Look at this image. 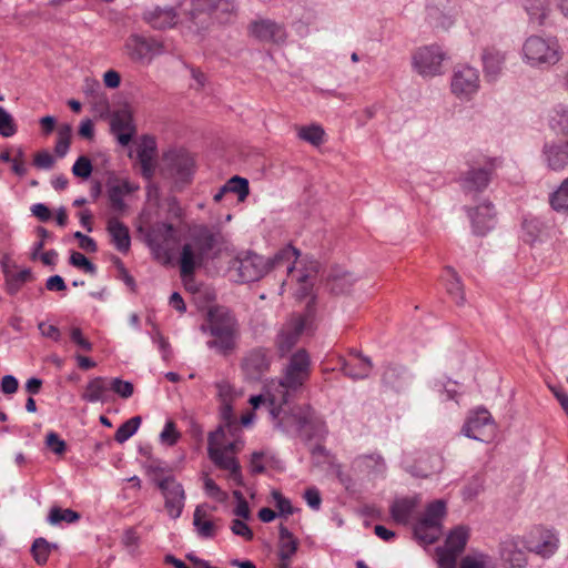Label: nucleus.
I'll return each instance as SVG.
<instances>
[{"label": "nucleus", "instance_id": "f257e3e1", "mask_svg": "<svg viewBox=\"0 0 568 568\" xmlns=\"http://www.w3.org/2000/svg\"><path fill=\"white\" fill-rule=\"evenodd\" d=\"M300 252L292 245L281 248L273 258L265 260L263 256L246 252L236 256L231 263V270L237 272V282L250 283L262 278L270 270L280 266L285 267L287 273L293 272Z\"/></svg>", "mask_w": 568, "mask_h": 568}, {"label": "nucleus", "instance_id": "f03ea898", "mask_svg": "<svg viewBox=\"0 0 568 568\" xmlns=\"http://www.w3.org/2000/svg\"><path fill=\"white\" fill-rule=\"evenodd\" d=\"M220 233L207 225H195L190 230L187 241L180 254V273L183 278L192 276L197 267L214 258L213 253L219 242Z\"/></svg>", "mask_w": 568, "mask_h": 568}, {"label": "nucleus", "instance_id": "7ed1b4c3", "mask_svg": "<svg viewBox=\"0 0 568 568\" xmlns=\"http://www.w3.org/2000/svg\"><path fill=\"white\" fill-rule=\"evenodd\" d=\"M312 361L305 348H300L290 355L287 363L283 366L277 381H272L277 393L272 395L271 400L291 402L301 393L311 377Z\"/></svg>", "mask_w": 568, "mask_h": 568}, {"label": "nucleus", "instance_id": "20e7f679", "mask_svg": "<svg viewBox=\"0 0 568 568\" xmlns=\"http://www.w3.org/2000/svg\"><path fill=\"white\" fill-rule=\"evenodd\" d=\"M202 332L210 333L213 339L206 342L211 349L227 355L236 346L239 323L233 312L225 306H214L207 312V325L201 326Z\"/></svg>", "mask_w": 568, "mask_h": 568}, {"label": "nucleus", "instance_id": "39448f33", "mask_svg": "<svg viewBox=\"0 0 568 568\" xmlns=\"http://www.w3.org/2000/svg\"><path fill=\"white\" fill-rule=\"evenodd\" d=\"M523 53L526 62L532 67L552 65L560 60L557 40L538 36H531L525 41Z\"/></svg>", "mask_w": 568, "mask_h": 568}, {"label": "nucleus", "instance_id": "423d86ee", "mask_svg": "<svg viewBox=\"0 0 568 568\" xmlns=\"http://www.w3.org/2000/svg\"><path fill=\"white\" fill-rule=\"evenodd\" d=\"M290 402L270 399V416L274 426L285 434H298L303 429L306 406L290 407Z\"/></svg>", "mask_w": 568, "mask_h": 568}, {"label": "nucleus", "instance_id": "0eeeda50", "mask_svg": "<svg viewBox=\"0 0 568 568\" xmlns=\"http://www.w3.org/2000/svg\"><path fill=\"white\" fill-rule=\"evenodd\" d=\"M446 514V504L436 499L427 505L424 515L414 527L415 536L425 544H434L440 535L442 519Z\"/></svg>", "mask_w": 568, "mask_h": 568}, {"label": "nucleus", "instance_id": "6e6552de", "mask_svg": "<svg viewBox=\"0 0 568 568\" xmlns=\"http://www.w3.org/2000/svg\"><path fill=\"white\" fill-rule=\"evenodd\" d=\"M224 437L225 432L223 426H219L214 432L209 434V457L217 467L229 470L232 480H234L237 485H243V477L239 462L235 457L229 456L225 450L221 448L222 439Z\"/></svg>", "mask_w": 568, "mask_h": 568}, {"label": "nucleus", "instance_id": "1a4fd4ad", "mask_svg": "<svg viewBox=\"0 0 568 568\" xmlns=\"http://www.w3.org/2000/svg\"><path fill=\"white\" fill-rule=\"evenodd\" d=\"M480 87L479 72L468 64H458L454 68L450 89L462 100H470Z\"/></svg>", "mask_w": 568, "mask_h": 568}, {"label": "nucleus", "instance_id": "9d476101", "mask_svg": "<svg viewBox=\"0 0 568 568\" xmlns=\"http://www.w3.org/2000/svg\"><path fill=\"white\" fill-rule=\"evenodd\" d=\"M272 361L271 348L256 346L244 354L241 368L246 379L257 382L270 371Z\"/></svg>", "mask_w": 568, "mask_h": 568}, {"label": "nucleus", "instance_id": "9b49d317", "mask_svg": "<svg viewBox=\"0 0 568 568\" xmlns=\"http://www.w3.org/2000/svg\"><path fill=\"white\" fill-rule=\"evenodd\" d=\"M496 426L490 413L479 408L469 415L462 428V433L471 439L488 443L495 436Z\"/></svg>", "mask_w": 568, "mask_h": 568}, {"label": "nucleus", "instance_id": "f8f14e48", "mask_svg": "<svg viewBox=\"0 0 568 568\" xmlns=\"http://www.w3.org/2000/svg\"><path fill=\"white\" fill-rule=\"evenodd\" d=\"M128 53L134 62L150 63L155 55L164 53V43L156 38L132 34L126 41Z\"/></svg>", "mask_w": 568, "mask_h": 568}, {"label": "nucleus", "instance_id": "ddd939ff", "mask_svg": "<svg viewBox=\"0 0 568 568\" xmlns=\"http://www.w3.org/2000/svg\"><path fill=\"white\" fill-rule=\"evenodd\" d=\"M445 53L438 45H426L419 48L413 54V67L417 73L432 78L442 73V63Z\"/></svg>", "mask_w": 568, "mask_h": 568}, {"label": "nucleus", "instance_id": "4468645a", "mask_svg": "<svg viewBox=\"0 0 568 568\" xmlns=\"http://www.w3.org/2000/svg\"><path fill=\"white\" fill-rule=\"evenodd\" d=\"M154 483L162 491L165 499V508L171 518L176 519L181 516L185 494L182 484H180L173 476H165L164 478H154Z\"/></svg>", "mask_w": 568, "mask_h": 568}, {"label": "nucleus", "instance_id": "2eb2a0df", "mask_svg": "<svg viewBox=\"0 0 568 568\" xmlns=\"http://www.w3.org/2000/svg\"><path fill=\"white\" fill-rule=\"evenodd\" d=\"M542 164L550 171L560 172L568 168V139L545 141L540 152Z\"/></svg>", "mask_w": 568, "mask_h": 568}, {"label": "nucleus", "instance_id": "dca6fc26", "mask_svg": "<svg viewBox=\"0 0 568 568\" xmlns=\"http://www.w3.org/2000/svg\"><path fill=\"white\" fill-rule=\"evenodd\" d=\"M527 541L518 537L507 536L499 544V556L505 568H526Z\"/></svg>", "mask_w": 568, "mask_h": 568}, {"label": "nucleus", "instance_id": "f3484780", "mask_svg": "<svg viewBox=\"0 0 568 568\" xmlns=\"http://www.w3.org/2000/svg\"><path fill=\"white\" fill-rule=\"evenodd\" d=\"M248 31L251 36L263 42L283 43L286 39L284 26L270 19L252 21Z\"/></svg>", "mask_w": 568, "mask_h": 568}, {"label": "nucleus", "instance_id": "a211bd4d", "mask_svg": "<svg viewBox=\"0 0 568 568\" xmlns=\"http://www.w3.org/2000/svg\"><path fill=\"white\" fill-rule=\"evenodd\" d=\"M171 176L180 183H189L194 173V160L185 151H174L165 155Z\"/></svg>", "mask_w": 568, "mask_h": 568}, {"label": "nucleus", "instance_id": "6ab92c4d", "mask_svg": "<svg viewBox=\"0 0 568 568\" xmlns=\"http://www.w3.org/2000/svg\"><path fill=\"white\" fill-rule=\"evenodd\" d=\"M305 329V320L296 317L285 325L277 334L275 345L280 357H285L298 342Z\"/></svg>", "mask_w": 568, "mask_h": 568}, {"label": "nucleus", "instance_id": "aec40b11", "mask_svg": "<svg viewBox=\"0 0 568 568\" xmlns=\"http://www.w3.org/2000/svg\"><path fill=\"white\" fill-rule=\"evenodd\" d=\"M144 22L155 30L171 29L178 24L179 14L173 7H153L144 10Z\"/></svg>", "mask_w": 568, "mask_h": 568}, {"label": "nucleus", "instance_id": "412c9836", "mask_svg": "<svg viewBox=\"0 0 568 568\" xmlns=\"http://www.w3.org/2000/svg\"><path fill=\"white\" fill-rule=\"evenodd\" d=\"M473 231L477 235H485L495 227V211L490 202H484L475 209H467Z\"/></svg>", "mask_w": 568, "mask_h": 568}, {"label": "nucleus", "instance_id": "4be33fe9", "mask_svg": "<svg viewBox=\"0 0 568 568\" xmlns=\"http://www.w3.org/2000/svg\"><path fill=\"white\" fill-rule=\"evenodd\" d=\"M194 11H192V19H195L196 12H207L215 14V18L221 22H226L230 16L235 11L234 0H193Z\"/></svg>", "mask_w": 568, "mask_h": 568}, {"label": "nucleus", "instance_id": "5701e85b", "mask_svg": "<svg viewBox=\"0 0 568 568\" xmlns=\"http://www.w3.org/2000/svg\"><path fill=\"white\" fill-rule=\"evenodd\" d=\"M506 61L505 52L491 47L483 50L481 62L484 77L488 82H495L501 74Z\"/></svg>", "mask_w": 568, "mask_h": 568}, {"label": "nucleus", "instance_id": "b1692460", "mask_svg": "<svg viewBox=\"0 0 568 568\" xmlns=\"http://www.w3.org/2000/svg\"><path fill=\"white\" fill-rule=\"evenodd\" d=\"M111 130L116 135L118 142L125 146L135 134L133 119L128 110L115 112L111 119Z\"/></svg>", "mask_w": 568, "mask_h": 568}, {"label": "nucleus", "instance_id": "393cba45", "mask_svg": "<svg viewBox=\"0 0 568 568\" xmlns=\"http://www.w3.org/2000/svg\"><path fill=\"white\" fill-rule=\"evenodd\" d=\"M491 169L473 168L468 170L462 179L460 185L466 194H476L483 192L489 184Z\"/></svg>", "mask_w": 568, "mask_h": 568}, {"label": "nucleus", "instance_id": "a878e982", "mask_svg": "<svg viewBox=\"0 0 568 568\" xmlns=\"http://www.w3.org/2000/svg\"><path fill=\"white\" fill-rule=\"evenodd\" d=\"M156 151V142L150 135H143L136 146V158L141 165V173L145 179H151L154 173L153 156Z\"/></svg>", "mask_w": 568, "mask_h": 568}, {"label": "nucleus", "instance_id": "bb28decb", "mask_svg": "<svg viewBox=\"0 0 568 568\" xmlns=\"http://www.w3.org/2000/svg\"><path fill=\"white\" fill-rule=\"evenodd\" d=\"M410 374L400 365L388 364L382 374V383L384 386L400 392L405 389L410 382Z\"/></svg>", "mask_w": 568, "mask_h": 568}, {"label": "nucleus", "instance_id": "cd10ccee", "mask_svg": "<svg viewBox=\"0 0 568 568\" xmlns=\"http://www.w3.org/2000/svg\"><path fill=\"white\" fill-rule=\"evenodd\" d=\"M305 417V420H303V429L300 433L301 438L305 443L313 439H323L327 433L325 423L310 406H306Z\"/></svg>", "mask_w": 568, "mask_h": 568}, {"label": "nucleus", "instance_id": "c85d7f7f", "mask_svg": "<svg viewBox=\"0 0 568 568\" xmlns=\"http://www.w3.org/2000/svg\"><path fill=\"white\" fill-rule=\"evenodd\" d=\"M537 532L539 540H527V549L544 558L552 556L558 548L557 536L551 530L547 529H537Z\"/></svg>", "mask_w": 568, "mask_h": 568}, {"label": "nucleus", "instance_id": "c756f323", "mask_svg": "<svg viewBox=\"0 0 568 568\" xmlns=\"http://www.w3.org/2000/svg\"><path fill=\"white\" fill-rule=\"evenodd\" d=\"M106 230L115 248L121 253H128L131 246V236L128 226L116 217H110Z\"/></svg>", "mask_w": 568, "mask_h": 568}, {"label": "nucleus", "instance_id": "7c9ffc66", "mask_svg": "<svg viewBox=\"0 0 568 568\" xmlns=\"http://www.w3.org/2000/svg\"><path fill=\"white\" fill-rule=\"evenodd\" d=\"M354 356L359 358V363L357 365H353L346 359H341L342 366L341 371L343 374L354 381L365 379L369 376L371 371L373 368V363L369 357L364 356L361 352L354 351L352 352Z\"/></svg>", "mask_w": 568, "mask_h": 568}, {"label": "nucleus", "instance_id": "2f4dec72", "mask_svg": "<svg viewBox=\"0 0 568 568\" xmlns=\"http://www.w3.org/2000/svg\"><path fill=\"white\" fill-rule=\"evenodd\" d=\"M2 271L6 278L7 292L10 295H16L26 283L34 280L31 268H23L20 272L13 273L3 264Z\"/></svg>", "mask_w": 568, "mask_h": 568}, {"label": "nucleus", "instance_id": "473e14b6", "mask_svg": "<svg viewBox=\"0 0 568 568\" xmlns=\"http://www.w3.org/2000/svg\"><path fill=\"white\" fill-rule=\"evenodd\" d=\"M443 280L446 285L447 293L452 296L457 305H463L465 302L463 284L458 274L452 267H446Z\"/></svg>", "mask_w": 568, "mask_h": 568}, {"label": "nucleus", "instance_id": "72a5a7b5", "mask_svg": "<svg viewBox=\"0 0 568 568\" xmlns=\"http://www.w3.org/2000/svg\"><path fill=\"white\" fill-rule=\"evenodd\" d=\"M417 503L413 498H402L395 500L390 506V515L398 524H407L415 510Z\"/></svg>", "mask_w": 568, "mask_h": 568}, {"label": "nucleus", "instance_id": "f704fd0d", "mask_svg": "<svg viewBox=\"0 0 568 568\" xmlns=\"http://www.w3.org/2000/svg\"><path fill=\"white\" fill-rule=\"evenodd\" d=\"M109 388L110 386L108 385L106 378L94 377L88 383L85 392L81 397L83 400L89 403L103 402L104 394L109 390Z\"/></svg>", "mask_w": 568, "mask_h": 568}, {"label": "nucleus", "instance_id": "c9c22d12", "mask_svg": "<svg viewBox=\"0 0 568 568\" xmlns=\"http://www.w3.org/2000/svg\"><path fill=\"white\" fill-rule=\"evenodd\" d=\"M549 8V0H524V9L530 21L542 24Z\"/></svg>", "mask_w": 568, "mask_h": 568}, {"label": "nucleus", "instance_id": "e433bc0d", "mask_svg": "<svg viewBox=\"0 0 568 568\" xmlns=\"http://www.w3.org/2000/svg\"><path fill=\"white\" fill-rule=\"evenodd\" d=\"M205 514L202 506H197L193 514V525L197 535L202 538H213L216 535V526L211 520H203Z\"/></svg>", "mask_w": 568, "mask_h": 568}, {"label": "nucleus", "instance_id": "4c0bfd02", "mask_svg": "<svg viewBox=\"0 0 568 568\" xmlns=\"http://www.w3.org/2000/svg\"><path fill=\"white\" fill-rule=\"evenodd\" d=\"M468 531L464 527H456L446 539L445 548L462 554L466 547Z\"/></svg>", "mask_w": 568, "mask_h": 568}, {"label": "nucleus", "instance_id": "58836bf2", "mask_svg": "<svg viewBox=\"0 0 568 568\" xmlns=\"http://www.w3.org/2000/svg\"><path fill=\"white\" fill-rule=\"evenodd\" d=\"M549 203L556 212L568 211V178L549 196Z\"/></svg>", "mask_w": 568, "mask_h": 568}, {"label": "nucleus", "instance_id": "ea45409f", "mask_svg": "<svg viewBox=\"0 0 568 568\" xmlns=\"http://www.w3.org/2000/svg\"><path fill=\"white\" fill-rule=\"evenodd\" d=\"M120 541L130 556H136L139 554L141 536L135 527L125 528Z\"/></svg>", "mask_w": 568, "mask_h": 568}, {"label": "nucleus", "instance_id": "a19ab883", "mask_svg": "<svg viewBox=\"0 0 568 568\" xmlns=\"http://www.w3.org/2000/svg\"><path fill=\"white\" fill-rule=\"evenodd\" d=\"M141 422L142 418L140 416H134L128 419L116 429L114 439L119 444H123L138 432Z\"/></svg>", "mask_w": 568, "mask_h": 568}, {"label": "nucleus", "instance_id": "79ce46f5", "mask_svg": "<svg viewBox=\"0 0 568 568\" xmlns=\"http://www.w3.org/2000/svg\"><path fill=\"white\" fill-rule=\"evenodd\" d=\"M79 519H80L79 513H77L70 508L62 509L57 506H54L50 509V513L48 516V520L51 525H58L62 521H65L68 524H73V523L78 521Z\"/></svg>", "mask_w": 568, "mask_h": 568}, {"label": "nucleus", "instance_id": "37998d69", "mask_svg": "<svg viewBox=\"0 0 568 568\" xmlns=\"http://www.w3.org/2000/svg\"><path fill=\"white\" fill-rule=\"evenodd\" d=\"M175 229L170 223H161L148 234L149 240H158L160 243L171 245L175 241Z\"/></svg>", "mask_w": 568, "mask_h": 568}, {"label": "nucleus", "instance_id": "c03bdc74", "mask_svg": "<svg viewBox=\"0 0 568 568\" xmlns=\"http://www.w3.org/2000/svg\"><path fill=\"white\" fill-rule=\"evenodd\" d=\"M72 134V126L70 124H62L58 130V141L54 146V152L59 158L65 156L70 148Z\"/></svg>", "mask_w": 568, "mask_h": 568}, {"label": "nucleus", "instance_id": "a18cd8bd", "mask_svg": "<svg viewBox=\"0 0 568 568\" xmlns=\"http://www.w3.org/2000/svg\"><path fill=\"white\" fill-rule=\"evenodd\" d=\"M355 278L351 273L333 274L329 278V287L334 294H344L349 291Z\"/></svg>", "mask_w": 568, "mask_h": 568}, {"label": "nucleus", "instance_id": "49530a36", "mask_svg": "<svg viewBox=\"0 0 568 568\" xmlns=\"http://www.w3.org/2000/svg\"><path fill=\"white\" fill-rule=\"evenodd\" d=\"M297 135L301 140L317 146L323 142L324 130L320 125L312 124L310 126L300 128Z\"/></svg>", "mask_w": 568, "mask_h": 568}, {"label": "nucleus", "instance_id": "de8ad7c7", "mask_svg": "<svg viewBox=\"0 0 568 568\" xmlns=\"http://www.w3.org/2000/svg\"><path fill=\"white\" fill-rule=\"evenodd\" d=\"M50 551L51 542L42 537L34 539L31 546V552L38 565H44L48 561Z\"/></svg>", "mask_w": 568, "mask_h": 568}, {"label": "nucleus", "instance_id": "09e8293b", "mask_svg": "<svg viewBox=\"0 0 568 568\" xmlns=\"http://www.w3.org/2000/svg\"><path fill=\"white\" fill-rule=\"evenodd\" d=\"M225 185L229 193L236 194L240 201H244L250 193L248 181L239 175L231 178Z\"/></svg>", "mask_w": 568, "mask_h": 568}, {"label": "nucleus", "instance_id": "8fccbe9b", "mask_svg": "<svg viewBox=\"0 0 568 568\" xmlns=\"http://www.w3.org/2000/svg\"><path fill=\"white\" fill-rule=\"evenodd\" d=\"M123 196L124 190L121 185H113L108 190V199L113 212L122 213L126 209Z\"/></svg>", "mask_w": 568, "mask_h": 568}, {"label": "nucleus", "instance_id": "3c124183", "mask_svg": "<svg viewBox=\"0 0 568 568\" xmlns=\"http://www.w3.org/2000/svg\"><path fill=\"white\" fill-rule=\"evenodd\" d=\"M357 462L375 474H382L386 469L385 462L379 454L359 456Z\"/></svg>", "mask_w": 568, "mask_h": 568}, {"label": "nucleus", "instance_id": "603ef678", "mask_svg": "<svg viewBox=\"0 0 568 568\" xmlns=\"http://www.w3.org/2000/svg\"><path fill=\"white\" fill-rule=\"evenodd\" d=\"M16 133L17 125L13 116L3 106H0V135L10 138Z\"/></svg>", "mask_w": 568, "mask_h": 568}, {"label": "nucleus", "instance_id": "864d4df0", "mask_svg": "<svg viewBox=\"0 0 568 568\" xmlns=\"http://www.w3.org/2000/svg\"><path fill=\"white\" fill-rule=\"evenodd\" d=\"M148 245L158 261H160L163 264L171 263L172 257L169 244L160 243L158 240L148 239Z\"/></svg>", "mask_w": 568, "mask_h": 568}, {"label": "nucleus", "instance_id": "5fc2aeb1", "mask_svg": "<svg viewBox=\"0 0 568 568\" xmlns=\"http://www.w3.org/2000/svg\"><path fill=\"white\" fill-rule=\"evenodd\" d=\"M523 230L527 236L525 241L534 242L542 231V223L537 217L525 219L523 222Z\"/></svg>", "mask_w": 568, "mask_h": 568}, {"label": "nucleus", "instance_id": "6e6d98bb", "mask_svg": "<svg viewBox=\"0 0 568 568\" xmlns=\"http://www.w3.org/2000/svg\"><path fill=\"white\" fill-rule=\"evenodd\" d=\"M180 438L181 433L176 429L174 422L168 420L160 433V442L168 446H174Z\"/></svg>", "mask_w": 568, "mask_h": 568}, {"label": "nucleus", "instance_id": "4d7b16f0", "mask_svg": "<svg viewBox=\"0 0 568 568\" xmlns=\"http://www.w3.org/2000/svg\"><path fill=\"white\" fill-rule=\"evenodd\" d=\"M69 263L72 266L81 268L91 275H94L97 273V266L82 253L72 252L69 258Z\"/></svg>", "mask_w": 568, "mask_h": 568}, {"label": "nucleus", "instance_id": "13d9d810", "mask_svg": "<svg viewBox=\"0 0 568 568\" xmlns=\"http://www.w3.org/2000/svg\"><path fill=\"white\" fill-rule=\"evenodd\" d=\"M276 393H277L276 386H274L273 382H271L266 387V393L252 396L250 398V404L253 406L254 409H257L261 406H265L267 408V410L270 412V398L272 397V395H274Z\"/></svg>", "mask_w": 568, "mask_h": 568}, {"label": "nucleus", "instance_id": "bf43d9fd", "mask_svg": "<svg viewBox=\"0 0 568 568\" xmlns=\"http://www.w3.org/2000/svg\"><path fill=\"white\" fill-rule=\"evenodd\" d=\"M92 163L89 158L82 155L78 158L75 163L72 166V173L82 179H88L92 173Z\"/></svg>", "mask_w": 568, "mask_h": 568}, {"label": "nucleus", "instance_id": "052dcab7", "mask_svg": "<svg viewBox=\"0 0 568 568\" xmlns=\"http://www.w3.org/2000/svg\"><path fill=\"white\" fill-rule=\"evenodd\" d=\"M110 388L122 398H129L133 394V384L121 378H113L110 383Z\"/></svg>", "mask_w": 568, "mask_h": 568}, {"label": "nucleus", "instance_id": "680f3d73", "mask_svg": "<svg viewBox=\"0 0 568 568\" xmlns=\"http://www.w3.org/2000/svg\"><path fill=\"white\" fill-rule=\"evenodd\" d=\"M437 556L438 565L442 568H456L457 557L459 556V554L447 548H438Z\"/></svg>", "mask_w": 568, "mask_h": 568}, {"label": "nucleus", "instance_id": "e2e57ef3", "mask_svg": "<svg viewBox=\"0 0 568 568\" xmlns=\"http://www.w3.org/2000/svg\"><path fill=\"white\" fill-rule=\"evenodd\" d=\"M298 547L297 539L280 541L278 558L281 561H290L296 554Z\"/></svg>", "mask_w": 568, "mask_h": 568}, {"label": "nucleus", "instance_id": "0e129e2a", "mask_svg": "<svg viewBox=\"0 0 568 568\" xmlns=\"http://www.w3.org/2000/svg\"><path fill=\"white\" fill-rule=\"evenodd\" d=\"M272 497L275 501L276 508L282 516L293 515L294 508L291 504V500L284 497L278 490L272 491Z\"/></svg>", "mask_w": 568, "mask_h": 568}, {"label": "nucleus", "instance_id": "69168bd1", "mask_svg": "<svg viewBox=\"0 0 568 568\" xmlns=\"http://www.w3.org/2000/svg\"><path fill=\"white\" fill-rule=\"evenodd\" d=\"M555 113L556 115L552 118V121L556 123L562 135L568 139V108L560 105L555 110Z\"/></svg>", "mask_w": 568, "mask_h": 568}, {"label": "nucleus", "instance_id": "338daca9", "mask_svg": "<svg viewBox=\"0 0 568 568\" xmlns=\"http://www.w3.org/2000/svg\"><path fill=\"white\" fill-rule=\"evenodd\" d=\"M230 528L234 535L243 537L245 540H252L254 537L248 525L240 518L233 519Z\"/></svg>", "mask_w": 568, "mask_h": 568}, {"label": "nucleus", "instance_id": "774afa93", "mask_svg": "<svg viewBox=\"0 0 568 568\" xmlns=\"http://www.w3.org/2000/svg\"><path fill=\"white\" fill-rule=\"evenodd\" d=\"M47 446L57 455H62L67 450V444L54 432H50L45 438Z\"/></svg>", "mask_w": 568, "mask_h": 568}]
</instances>
